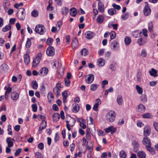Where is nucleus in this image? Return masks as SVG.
Returning a JSON list of instances; mask_svg holds the SVG:
<instances>
[{
    "label": "nucleus",
    "instance_id": "nucleus-58",
    "mask_svg": "<svg viewBox=\"0 0 158 158\" xmlns=\"http://www.w3.org/2000/svg\"><path fill=\"white\" fill-rule=\"evenodd\" d=\"M53 39L51 38H48V40H47V44L49 45H52L53 43Z\"/></svg>",
    "mask_w": 158,
    "mask_h": 158
},
{
    "label": "nucleus",
    "instance_id": "nucleus-30",
    "mask_svg": "<svg viewBox=\"0 0 158 158\" xmlns=\"http://www.w3.org/2000/svg\"><path fill=\"white\" fill-rule=\"evenodd\" d=\"M70 15L73 17H75L76 16L77 12L76 9L74 7L70 9Z\"/></svg>",
    "mask_w": 158,
    "mask_h": 158
},
{
    "label": "nucleus",
    "instance_id": "nucleus-47",
    "mask_svg": "<svg viewBox=\"0 0 158 158\" xmlns=\"http://www.w3.org/2000/svg\"><path fill=\"white\" fill-rule=\"evenodd\" d=\"M98 86V85L97 84H92L90 86V90L92 91H94L97 89Z\"/></svg>",
    "mask_w": 158,
    "mask_h": 158
},
{
    "label": "nucleus",
    "instance_id": "nucleus-57",
    "mask_svg": "<svg viewBox=\"0 0 158 158\" xmlns=\"http://www.w3.org/2000/svg\"><path fill=\"white\" fill-rule=\"evenodd\" d=\"M87 149L89 150V153H88L87 156H88L89 155L90 156L91 153L93 151V147L91 146L87 145Z\"/></svg>",
    "mask_w": 158,
    "mask_h": 158
},
{
    "label": "nucleus",
    "instance_id": "nucleus-28",
    "mask_svg": "<svg viewBox=\"0 0 158 158\" xmlns=\"http://www.w3.org/2000/svg\"><path fill=\"white\" fill-rule=\"evenodd\" d=\"M46 125L47 123L46 121H42L39 127V131L42 130L44 129L46 127Z\"/></svg>",
    "mask_w": 158,
    "mask_h": 158
},
{
    "label": "nucleus",
    "instance_id": "nucleus-48",
    "mask_svg": "<svg viewBox=\"0 0 158 158\" xmlns=\"http://www.w3.org/2000/svg\"><path fill=\"white\" fill-rule=\"evenodd\" d=\"M81 55L85 56L87 55L88 52L86 48H84L81 50Z\"/></svg>",
    "mask_w": 158,
    "mask_h": 158
},
{
    "label": "nucleus",
    "instance_id": "nucleus-2",
    "mask_svg": "<svg viewBox=\"0 0 158 158\" xmlns=\"http://www.w3.org/2000/svg\"><path fill=\"white\" fill-rule=\"evenodd\" d=\"M35 31L41 35H43L45 31V28L42 25L38 24L35 27Z\"/></svg>",
    "mask_w": 158,
    "mask_h": 158
},
{
    "label": "nucleus",
    "instance_id": "nucleus-49",
    "mask_svg": "<svg viewBox=\"0 0 158 158\" xmlns=\"http://www.w3.org/2000/svg\"><path fill=\"white\" fill-rule=\"evenodd\" d=\"M128 17L129 14L128 13L123 15L121 16L122 19L124 20H126Z\"/></svg>",
    "mask_w": 158,
    "mask_h": 158
},
{
    "label": "nucleus",
    "instance_id": "nucleus-16",
    "mask_svg": "<svg viewBox=\"0 0 158 158\" xmlns=\"http://www.w3.org/2000/svg\"><path fill=\"white\" fill-rule=\"evenodd\" d=\"M72 111L75 113H77L78 112L80 109V106L77 103H74L72 105Z\"/></svg>",
    "mask_w": 158,
    "mask_h": 158
},
{
    "label": "nucleus",
    "instance_id": "nucleus-23",
    "mask_svg": "<svg viewBox=\"0 0 158 158\" xmlns=\"http://www.w3.org/2000/svg\"><path fill=\"white\" fill-rule=\"evenodd\" d=\"M24 61L25 64L27 65L30 62V58L29 56L27 54H25L24 56Z\"/></svg>",
    "mask_w": 158,
    "mask_h": 158
},
{
    "label": "nucleus",
    "instance_id": "nucleus-32",
    "mask_svg": "<svg viewBox=\"0 0 158 158\" xmlns=\"http://www.w3.org/2000/svg\"><path fill=\"white\" fill-rule=\"evenodd\" d=\"M53 120L55 122L58 121L60 118V115L57 113H55L52 116Z\"/></svg>",
    "mask_w": 158,
    "mask_h": 158
},
{
    "label": "nucleus",
    "instance_id": "nucleus-14",
    "mask_svg": "<svg viewBox=\"0 0 158 158\" xmlns=\"http://www.w3.org/2000/svg\"><path fill=\"white\" fill-rule=\"evenodd\" d=\"M105 20L104 16L102 15H99L96 19V22L98 24H101L103 23Z\"/></svg>",
    "mask_w": 158,
    "mask_h": 158
},
{
    "label": "nucleus",
    "instance_id": "nucleus-34",
    "mask_svg": "<svg viewBox=\"0 0 158 158\" xmlns=\"http://www.w3.org/2000/svg\"><path fill=\"white\" fill-rule=\"evenodd\" d=\"M62 96L63 97V101L64 103L66 102V100L68 96V94L66 91H65L62 93Z\"/></svg>",
    "mask_w": 158,
    "mask_h": 158
},
{
    "label": "nucleus",
    "instance_id": "nucleus-63",
    "mask_svg": "<svg viewBox=\"0 0 158 158\" xmlns=\"http://www.w3.org/2000/svg\"><path fill=\"white\" fill-rule=\"evenodd\" d=\"M22 151V149L21 148H19L15 152V156H17Z\"/></svg>",
    "mask_w": 158,
    "mask_h": 158
},
{
    "label": "nucleus",
    "instance_id": "nucleus-18",
    "mask_svg": "<svg viewBox=\"0 0 158 158\" xmlns=\"http://www.w3.org/2000/svg\"><path fill=\"white\" fill-rule=\"evenodd\" d=\"M78 41L76 38H75L73 39L72 42V46L73 49H75L78 46Z\"/></svg>",
    "mask_w": 158,
    "mask_h": 158
},
{
    "label": "nucleus",
    "instance_id": "nucleus-53",
    "mask_svg": "<svg viewBox=\"0 0 158 158\" xmlns=\"http://www.w3.org/2000/svg\"><path fill=\"white\" fill-rule=\"evenodd\" d=\"M115 128H114L113 126H110L108 128H106L105 129V131L106 133H109Z\"/></svg>",
    "mask_w": 158,
    "mask_h": 158
},
{
    "label": "nucleus",
    "instance_id": "nucleus-40",
    "mask_svg": "<svg viewBox=\"0 0 158 158\" xmlns=\"http://www.w3.org/2000/svg\"><path fill=\"white\" fill-rule=\"evenodd\" d=\"M142 32L141 31L139 32L138 31H135L132 33L133 36L135 38H137L139 36L141 35Z\"/></svg>",
    "mask_w": 158,
    "mask_h": 158
},
{
    "label": "nucleus",
    "instance_id": "nucleus-39",
    "mask_svg": "<svg viewBox=\"0 0 158 158\" xmlns=\"http://www.w3.org/2000/svg\"><path fill=\"white\" fill-rule=\"evenodd\" d=\"M109 14L110 15H113L116 12V10L114 8H111L108 10Z\"/></svg>",
    "mask_w": 158,
    "mask_h": 158
},
{
    "label": "nucleus",
    "instance_id": "nucleus-15",
    "mask_svg": "<svg viewBox=\"0 0 158 158\" xmlns=\"http://www.w3.org/2000/svg\"><path fill=\"white\" fill-rule=\"evenodd\" d=\"M137 110L138 112L143 113L146 110L145 106L142 104H140L138 105Z\"/></svg>",
    "mask_w": 158,
    "mask_h": 158
},
{
    "label": "nucleus",
    "instance_id": "nucleus-37",
    "mask_svg": "<svg viewBox=\"0 0 158 158\" xmlns=\"http://www.w3.org/2000/svg\"><path fill=\"white\" fill-rule=\"evenodd\" d=\"M153 116L151 114L148 113L144 114L142 115V117L144 118H152Z\"/></svg>",
    "mask_w": 158,
    "mask_h": 158
},
{
    "label": "nucleus",
    "instance_id": "nucleus-41",
    "mask_svg": "<svg viewBox=\"0 0 158 158\" xmlns=\"http://www.w3.org/2000/svg\"><path fill=\"white\" fill-rule=\"evenodd\" d=\"M135 88L137 91L138 93L140 95L142 94L143 90L142 88L139 85H137L135 86Z\"/></svg>",
    "mask_w": 158,
    "mask_h": 158
},
{
    "label": "nucleus",
    "instance_id": "nucleus-35",
    "mask_svg": "<svg viewBox=\"0 0 158 158\" xmlns=\"http://www.w3.org/2000/svg\"><path fill=\"white\" fill-rule=\"evenodd\" d=\"M117 102L119 105H121L123 103L122 96L121 95H119L117 97Z\"/></svg>",
    "mask_w": 158,
    "mask_h": 158
},
{
    "label": "nucleus",
    "instance_id": "nucleus-26",
    "mask_svg": "<svg viewBox=\"0 0 158 158\" xmlns=\"http://www.w3.org/2000/svg\"><path fill=\"white\" fill-rule=\"evenodd\" d=\"M98 65L100 67L103 66L105 64L104 60L102 58H99L98 60Z\"/></svg>",
    "mask_w": 158,
    "mask_h": 158
},
{
    "label": "nucleus",
    "instance_id": "nucleus-50",
    "mask_svg": "<svg viewBox=\"0 0 158 158\" xmlns=\"http://www.w3.org/2000/svg\"><path fill=\"white\" fill-rule=\"evenodd\" d=\"M31 15L33 17H37L38 15V12L37 10H34L31 12Z\"/></svg>",
    "mask_w": 158,
    "mask_h": 158
},
{
    "label": "nucleus",
    "instance_id": "nucleus-36",
    "mask_svg": "<svg viewBox=\"0 0 158 158\" xmlns=\"http://www.w3.org/2000/svg\"><path fill=\"white\" fill-rule=\"evenodd\" d=\"M119 156L120 158H126L127 154L124 151L122 150L119 152Z\"/></svg>",
    "mask_w": 158,
    "mask_h": 158
},
{
    "label": "nucleus",
    "instance_id": "nucleus-17",
    "mask_svg": "<svg viewBox=\"0 0 158 158\" xmlns=\"http://www.w3.org/2000/svg\"><path fill=\"white\" fill-rule=\"evenodd\" d=\"M94 76L93 74H89L88 75V77L86 80V82L88 84H91L94 79Z\"/></svg>",
    "mask_w": 158,
    "mask_h": 158
},
{
    "label": "nucleus",
    "instance_id": "nucleus-43",
    "mask_svg": "<svg viewBox=\"0 0 158 158\" xmlns=\"http://www.w3.org/2000/svg\"><path fill=\"white\" fill-rule=\"evenodd\" d=\"M31 85L32 88L35 90L37 89L38 87V85L37 82L35 81H33L31 82Z\"/></svg>",
    "mask_w": 158,
    "mask_h": 158
},
{
    "label": "nucleus",
    "instance_id": "nucleus-12",
    "mask_svg": "<svg viewBox=\"0 0 158 158\" xmlns=\"http://www.w3.org/2000/svg\"><path fill=\"white\" fill-rule=\"evenodd\" d=\"M147 137L145 136L143 137L142 141L143 143L146 146V147L152 145L150 139Z\"/></svg>",
    "mask_w": 158,
    "mask_h": 158
},
{
    "label": "nucleus",
    "instance_id": "nucleus-42",
    "mask_svg": "<svg viewBox=\"0 0 158 158\" xmlns=\"http://www.w3.org/2000/svg\"><path fill=\"white\" fill-rule=\"evenodd\" d=\"M11 26L10 24H8L4 27L2 29V31L3 32H6L10 30L11 28Z\"/></svg>",
    "mask_w": 158,
    "mask_h": 158
},
{
    "label": "nucleus",
    "instance_id": "nucleus-54",
    "mask_svg": "<svg viewBox=\"0 0 158 158\" xmlns=\"http://www.w3.org/2000/svg\"><path fill=\"white\" fill-rule=\"evenodd\" d=\"M110 34V39L111 40H113L114 39L115 37L116 36V32L114 31H112Z\"/></svg>",
    "mask_w": 158,
    "mask_h": 158
},
{
    "label": "nucleus",
    "instance_id": "nucleus-38",
    "mask_svg": "<svg viewBox=\"0 0 158 158\" xmlns=\"http://www.w3.org/2000/svg\"><path fill=\"white\" fill-rule=\"evenodd\" d=\"M140 99L141 101L144 103H146L147 102V98L146 95L143 94L140 97Z\"/></svg>",
    "mask_w": 158,
    "mask_h": 158
},
{
    "label": "nucleus",
    "instance_id": "nucleus-19",
    "mask_svg": "<svg viewBox=\"0 0 158 158\" xmlns=\"http://www.w3.org/2000/svg\"><path fill=\"white\" fill-rule=\"evenodd\" d=\"M118 45V42L116 40H113L111 43V48L114 50H116Z\"/></svg>",
    "mask_w": 158,
    "mask_h": 158
},
{
    "label": "nucleus",
    "instance_id": "nucleus-13",
    "mask_svg": "<svg viewBox=\"0 0 158 158\" xmlns=\"http://www.w3.org/2000/svg\"><path fill=\"white\" fill-rule=\"evenodd\" d=\"M98 9L99 12L101 13H103L105 10L104 6L103 3L99 2L98 4Z\"/></svg>",
    "mask_w": 158,
    "mask_h": 158
},
{
    "label": "nucleus",
    "instance_id": "nucleus-11",
    "mask_svg": "<svg viewBox=\"0 0 158 158\" xmlns=\"http://www.w3.org/2000/svg\"><path fill=\"white\" fill-rule=\"evenodd\" d=\"M132 145L133 147V151L135 152H137L139 150V144L138 142L135 140H133L132 142Z\"/></svg>",
    "mask_w": 158,
    "mask_h": 158
},
{
    "label": "nucleus",
    "instance_id": "nucleus-21",
    "mask_svg": "<svg viewBox=\"0 0 158 158\" xmlns=\"http://www.w3.org/2000/svg\"><path fill=\"white\" fill-rule=\"evenodd\" d=\"M137 154L138 157L139 158H146V154L142 151L139 152Z\"/></svg>",
    "mask_w": 158,
    "mask_h": 158
},
{
    "label": "nucleus",
    "instance_id": "nucleus-46",
    "mask_svg": "<svg viewBox=\"0 0 158 158\" xmlns=\"http://www.w3.org/2000/svg\"><path fill=\"white\" fill-rule=\"evenodd\" d=\"M59 64V62L56 60L53 61L52 63V65L53 68L55 67V68H56L57 67H58Z\"/></svg>",
    "mask_w": 158,
    "mask_h": 158
},
{
    "label": "nucleus",
    "instance_id": "nucleus-44",
    "mask_svg": "<svg viewBox=\"0 0 158 158\" xmlns=\"http://www.w3.org/2000/svg\"><path fill=\"white\" fill-rule=\"evenodd\" d=\"M61 12L62 14L67 15L69 12V8L67 7L63 8L61 10Z\"/></svg>",
    "mask_w": 158,
    "mask_h": 158
},
{
    "label": "nucleus",
    "instance_id": "nucleus-25",
    "mask_svg": "<svg viewBox=\"0 0 158 158\" xmlns=\"http://www.w3.org/2000/svg\"><path fill=\"white\" fill-rule=\"evenodd\" d=\"M6 142L7 143V146L8 147H12L13 146V142L11 141V138L7 137L6 139Z\"/></svg>",
    "mask_w": 158,
    "mask_h": 158
},
{
    "label": "nucleus",
    "instance_id": "nucleus-7",
    "mask_svg": "<svg viewBox=\"0 0 158 158\" xmlns=\"http://www.w3.org/2000/svg\"><path fill=\"white\" fill-rule=\"evenodd\" d=\"M143 12L144 15L146 16L149 15L151 13V10L150 7L148 6V4L147 2L145 3V6L144 7Z\"/></svg>",
    "mask_w": 158,
    "mask_h": 158
},
{
    "label": "nucleus",
    "instance_id": "nucleus-33",
    "mask_svg": "<svg viewBox=\"0 0 158 158\" xmlns=\"http://www.w3.org/2000/svg\"><path fill=\"white\" fill-rule=\"evenodd\" d=\"M142 77V73L141 72L139 71L137 74V80L139 82H140Z\"/></svg>",
    "mask_w": 158,
    "mask_h": 158
},
{
    "label": "nucleus",
    "instance_id": "nucleus-61",
    "mask_svg": "<svg viewBox=\"0 0 158 158\" xmlns=\"http://www.w3.org/2000/svg\"><path fill=\"white\" fill-rule=\"evenodd\" d=\"M142 33L143 35L146 37H147L148 36V35L147 34L148 33V30L146 29H143L142 30Z\"/></svg>",
    "mask_w": 158,
    "mask_h": 158
},
{
    "label": "nucleus",
    "instance_id": "nucleus-56",
    "mask_svg": "<svg viewBox=\"0 0 158 158\" xmlns=\"http://www.w3.org/2000/svg\"><path fill=\"white\" fill-rule=\"evenodd\" d=\"M64 83L65 86L68 87L69 86L70 84V80L66 79V78H65L64 79Z\"/></svg>",
    "mask_w": 158,
    "mask_h": 158
},
{
    "label": "nucleus",
    "instance_id": "nucleus-59",
    "mask_svg": "<svg viewBox=\"0 0 158 158\" xmlns=\"http://www.w3.org/2000/svg\"><path fill=\"white\" fill-rule=\"evenodd\" d=\"M31 107L33 111L34 112H36L37 111V105L36 104H34L32 105Z\"/></svg>",
    "mask_w": 158,
    "mask_h": 158
},
{
    "label": "nucleus",
    "instance_id": "nucleus-1",
    "mask_svg": "<svg viewBox=\"0 0 158 158\" xmlns=\"http://www.w3.org/2000/svg\"><path fill=\"white\" fill-rule=\"evenodd\" d=\"M106 118L108 122H113L115 118V112L112 111L108 112L106 115Z\"/></svg>",
    "mask_w": 158,
    "mask_h": 158
},
{
    "label": "nucleus",
    "instance_id": "nucleus-27",
    "mask_svg": "<svg viewBox=\"0 0 158 158\" xmlns=\"http://www.w3.org/2000/svg\"><path fill=\"white\" fill-rule=\"evenodd\" d=\"M149 73L150 75L152 76H153L155 77L157 76V71L153 68H152L151 70L149 71Z\"/></svg>",
    "mask_w": 158,
    "mask_h": 158
},
{
    "label": "nucleus",
    "instance_id": "nucleus-45",
    "mask_svg": "<svg viewBox=\"0 0 158 158\" xmlns=\"http://www.w3.org/2000/svg\"><path fill=\"white\" fill-rule=\"evenodd\" d=\"M31 44V40L28 38L27 40L26 44V47L27 48H29L30 47Z\"/></svg>",
    "mask_w": 158,
    "mask_h": 158
},
{
    "label": "nucleus",
    "instance_id": "nucleus-62",
    "mask_svg": "<svg viewBox=\"0 0 158 158\" xmlns=\"http://www.w3.org/2000/svg\"><path fill=\"white\" fill-rule=\"evenodd\" d=\"M153 125L155 130L158 132V123L155 122L153 123Z\"/></svg>",
    "mask_w": 158,
    "mask_h": 158
},
{
    "label": "nucleus",
    "instance_id": "nucleus-52",
    "mask_svg": "<svg viewBox=\"0 0 158 158\" xmlns=\"http://www.w3.org/2000/svg\"><path fill=\"white\" fill-rule=\"evenodd\" d=\"M36 158H44L43 156L39 152H36L35 153Z\"/></svg>",
    "mask_w": 158,
    "mask_h": 158
},
{
    "label": "nucleus",
    "instance_id": "nucleus-4",
    "mask_svg": "<svg viewBox=\"0 0 158 158\" xmlns=\"http://www.w3.org/2000/svg\"><path fill=\"white\" fill-rule=\"evenodd\" d=\"M25 12V10L23 8H20L19 9L17 14L19 20H23L24 19L26 15Z\"/></svg>",
    "mask_w": 158,
    "mask_h": 158
},
{
    "label": "nucleus",
    "instance_id": "nucleus-60",
    "mask_svg": "<svg viewBox=\"0 0 158 158\" xmlns=\"http://www.w3.org/2000/svg\"><path fill=\"white\" fill-rule=\"evenodd\" d=\"M112 6L115 9H116L117 10H120L121 9V7L119 5H117L115 3H113L112 4Z\"/></svg>",
    "mask_w": 158,
    "mask_h": 158
},
{
    "label": "nucleus",
    "instance_id": "nucleus-64",
    "mask_svg": "<svg viewBox=\"0 0 158 158\" xmlns=\"http://www.w3.org/2000/svg\"><path fill=\"white\" fill-rule=\"evenodd\" d=\"M109 68L112 71L116 69L115 64H112L110 65Z\"/></svg>",
    "mask_w": 158,
    "mask_h": 158
},
{
    "label": "nucleus",
    "instance_id": "nucleus-55",
    "mask_svg": "<svg viewBox=\"0 0 158 158\" xmlns=\"http://www.w3.org/2000/svg\"><path fill=\"white\" fill-rule=\"evenodd\" d=\"M147 55V52L145 49H143L141 52V56L143 57H146Z\"/></svg>",
    "mask_w": 158,
    "mask_h": 158
},
{
    "label": "nucleus",
    "instance_id": "nucleus-9",
    "mask_svg": "<svg viewBox=\"0 0 158 158\" xmlns=\"http://www.w3.org/2000/svg\"><path fill=\"white\" fill-rule=\"evenodd\" d=\"M55 51L54 48L52 46H50L47 49L46 53L48 56H52L55 54Z\"/></svg>",
    "mask_w": 158,
    "mask_h": 158
},
{
    "label": "nucleus",
    "instance_id": "nucleus-3",
    "mask_svg": "<svg viewBox=\"0 0 158 158\" xmlns=\"http://www.w3.org/2000/svg\"><path fill=\"white\" fill-rule=\"evenodd\" d=\"M61 82L60 81H59L53 89V92L57 96L60 95V88H63V86L61 85Z\"/></svg>",
    "mask_w": 158,
    "mask_h": 158
},
{
    "label": "nucleus",
    "instance_id": "nucleus-22",
    "mask_svg": "<svg viewBox=\"0 0 158 158\" xmlns=\"http://www.w3.org/2000/svg\"><path fill=\"white\" fill-rule=\"evenodd\" d=\"M19 94L16 92H13L11 95V99L14 101H16L19 98Z\"/></svg>",
    "mask_w": 158,
    "mask_h": 158
},
{
    "label": "nucleus",
    "instance_id": "nucleus-8",
    "mask_svg": "<svg viewBox=\"0 0 158 158\" xmlns=\"http://www.w3.org/2000/svg\"><path fill=\"white\" fill-rule=\"evenodd\" d=\"M48 69L47 68L44 67L40 69L39 72V74L41 76H45L48 73Z\"/></svg>",
    "mask_w": 158,
    "mask_h": 158
},
{
    "label": "nucleus",
    "instance_id": "nucleus-10",
    "mask_svg": "<svg viewBox=\"0 0 158 158\" xmlns=\"http://www.w3.org/2000/svg\"><path fill=\"white\" fill-rule=\"evenodd\" d=\"M151 132V129L148 125H146L144 128L143 135L145 136H147L150 135Z\"/></svg>",
    "mask_w": 158,
    "mask_h": 158
},
{
    "label": "nucleus",
    "instance_id": "nucleus-51",
    "mask_svg": "<svg viewBox=\"0 0 158 158\" xmlns=\"http://www.w3.org/2000/svg\"><path fill=\"white\" fill-rule=\"evenodd\" d=\"M148 29L149 31L150 32H152L153 31V24L152 22H150L148 23Z\"/></svg>",
    "mask_w": 158,
    "mask_h": 158
},
{
    "label": "nucleus",
    "instance_id": "nucleus-20",
    "mask_svg": "<svg viewBox=\"0 0 158 158\" xmlns=\"http://www.w3.org/2000/svg\"><path fill=\"white\" fill-rule=\"evenodd\" d=\"M85 36L88 39H91L94 36V33L91 31H87L85 32Z\"/></svg>",
    "mask_w": 158,
    "mask_h": 158
},
{
    "label": "nucleus",
    "instance_id": "nucleus-24",
    "mask_svg": "<svg viewBox=\"0 0 158 158\" xmlns=\"http://www.w3.org/2000/svg\"><path fill=\"white\" fill-rule=\"evenodd\" d=\"M146 40L143 39L142 38H139L137 40V43L140 46L144 45L146 43Z\"/></svg>",
    "mask_w": 158,
    "mask_h": 158
},
{
    "label": "nucleus",
    "instance_id": "nucleus-6",
    "mask_svg": "<svg viewBox=\"0 0 158 158\" xmlns=\"http://www.w3.org/2000/svg\"><path fill=\"white\" fill-rule=\"evenodd\" d=\"M42 57V54L39 53L35 58L34 59L32 63L33 67H36L40 61Z\"/></svg>",
    "mask_w": 158,
    "mask_h": 158
},
{
    "label": "nucleus",
    "instance_id": "nucleus-31",
    "mask_svg": "<svg viewBox=\"0 0 158 158\" xmlns=\"http://www.w3.org/2000/svg\"><path fill=\"white\" fill-rule=\"evenodd\" d=\"M131 40L129 36H126L124 39V42L125 45L126 46L129 45L131 42Z\"/></svg>",
    "mask_w": 158,
    "mask_h": 158
},
{
    "label": "nucleus",
    "instance_id": "nucleus-29",
    "mask_svg": "<svg viewBox=\"0 0 158 158\" xmlns=\"http://www.w3.org/2000/svg\"><path fill=\"white\" fill-rule=\"evenodd\" d=\"M147 151H148L152 154L154 155L155 153L154 149L151 147V146H149L146 147Z\"/></svg>",
    "mask_w": 158,
    "mask_h": 158
},
{
    "label": "nucleus",
    "instance_id": "nucleus-5",
    "mask_svg": "<svg viewBox=\"0 0 158 158\" xmlns=\"http://www.w3.org/2000/svg\"><path fill=\"white\" fill-rule=\"evenodd\" d=\"M70 119L69 120H66V128L69 131L71 130V128L70 126L73 127L75 124L76 122L75 119L71 117H70Z\"/></svg>",
    "mask_w": 158,
    "mask_h": 158
}]
</instances>
